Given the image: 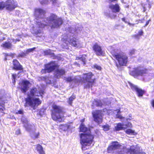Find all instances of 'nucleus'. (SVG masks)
<instances>
[{
    "label": "nucleus",
    "mask_w": 154,
    "mask_h": 154,
    "mask_svg": "<svg viewBox=\"0 0 154 154\" xmlns=\"http://www.w3.org/2000/svg\"><path fill=\"white\" fill-rule=\"evenodd\" d=\"M79 131L83 132L79 134L80 143L82 150L87 146H90L92 143L94 136L92 134L90 128L86 127L83 123H81L79 127Z\"/></svg>",
    "instance_id": "nucleus-1"
},
{
    "label": "nucleus",
    "mask_w": 154,
    "mask_h": 154,
    "mask_svg": "<svg viewBox=\"0 0 154 154\" xmlns=\"http://www.w3.org/2000/svg\"><path fill=\"white\" fill-rule=\"evenodd\" d=\"M40 92L38 91L36 88H33L30 89V94L27 95V97L25 98V103L24 106L25 107L30 106L33 109H35L41 103V101L39 98H33L34 97H38Z\"/></svg>",
    "instance_id": "nucleus-2"
},
{
    "label": "nucleus",
    "mask_w": 154,
    "mask_h": 154,
    "mask_svg": "<svg viewBox=\"0 0 154 154\" xmlns=\"http://www.w3.org/2000/svg\"><path fill=\"white\" fill-rule=\"evenodd\" d=\"M59 67L56 61H51L45 65L44 69H42L41 72L42 74H46L51 73L55 70L54 76L59 79L65 75L66 72L64 69L59 68Z\"/></svg>",
    "instance_id": "nucleus-3"
},
{
    "label": "nucleus",
    "mask_w": 154,
    "mask_h": 154,
    "mask_svg": "<svg viewBox=\"0 0 154 154\" xmlns=\"http://www.w3.org/2000/svg\"><path fill=\"white\" fill-rule=\"evenodd\" d=\"M46 24H44L41 22H37L38 28H44L45 27L49 26L51 29L59 28L63 23V20L60 17H58L55 14H51L46 18Z\"/></svg>",
    "instance_id": "nucleus-4"
},
{
    "label": "nucleus",
    "mask_w": 154,
    "mask_h": 154,
    "mask_svg": "<svg viewBox=\"0 0 154 154\" xmlns=\"http://www.w3.org/2000/svg\"><path fill=\"white\" fill-rule=\"evenodd\" d=\"M52 109L51 110V119L54 121H58L59 122H64V119L61 116L60 114H64L63 108L55 104H53L52 106Z\"/></svg>",
    "instance_id": "nucleus-5"
},
{
    "label": "nucleus",
    "mask_w": 154,
    "mask_h": 154,
    "mask_svg": "<svg viewBox=\"0 0 154 154\" xmlns=\"http://www.w3.org/2000/svg\"><path fill=\"white\" fill-rule=\"evenodd\" d=\"M82 78V81L83 83L85 88H91L93 85L96 84V78H93L94 74L91 72L83 73Z\"/></svg>",
    "instance_id": "nucleus-6"
},
{
    "label": "nucleus",
    "mask_w": 154,
    "mask_h": 154,
    "mask_svg": "<svg viewBox=\"0 0 154 154\" xmlns=\"http://www.w3.org/2000/svg\"><path fill=\"white\" fill-rule=\"evenodd\" d=\"M112 55L118 62V63H115L116 66L118 68L122 66H126L128 62V57L127 55L116 52L112 53Z\"/></svg>",
    "instance_id": "nucleus-7"
},
{
    "label": "nucleus",
    "mask_w": 154,
    "mask_h": 154,
    "mask_svg": "<svg viewBox=\"0 0 154 154\" xmlns=\"http://www.w3.org/2000/svg\"><path fill=\"white\" fill-rule=\"evenodd\" d=\"M17 7V3L14 0H7L5 2L3 1L0 2V10L5 8L7 10L12 11Z\"/></svg>",
    "instance_id": "nucleus-8"
},
{
    "label": "nucleus",
    "mask_w": 154,
    "mask_h": 154,
    "mask_svg": "<svg viewBox=\"0 0 154 154\" xmlns=\"http://www.w3.org/2000/svg\"><path fill=\"white\" fill-rule=\"evenodd\" d=\"M148 73V70L146 68L141 69L140 66H138L131 71V74L134 77L146 75Z\"/></svg>",
    "instance_id": "nucleus-9"
},
{
    "label": "nucleus",
    "mask_w": 154,
    "mask_h": 154,
    "mask_svg": "<svg viewBox=\"0 0 154 154\" xmlns=\"http://www.w3.org/2000/svg\"><path fill=\"white\" fill-rule=\"evenodd\" d=\"M103 111L101 110H95L92 112V115L94 121L98 124L101 123L103 121Z\"/></svg>",
    "instance_id": "nucleus-10"
},
{
    "label": "nucleus",
    "mask_w": 154,
    "mask_h": 154,
    "mask_svg": "<svg viewBox=\"0 0 154 154\" xmlns=\"http://www.w3.org/2000/svg\"><path fill=\"white\" fill-rule=\"evenodd\" d=\"M92 50L97 56H104L105 55L104 51L103 50L102 47L97 43H95L93 45Z\"/></svg>",
    "instance_id": "nucleus-11"
},
{
    "label": "nucleus",
    "mask_w": 154,
    "mask_h": 154,
    "mask_svg": "<svg viewBox=\"0 0 154 154\" xmlns=\"http://www.w3.org/2000/svg\"><path fill=\"white\" fill-rule=\"evenodd\" d=\"M129 84L131 89L136 92L138 97H142L146 93L145 90L139 88L137 86L134 85L130 82H129Z\"/></svg>",
    "instance_id": "nucleus-12"
},
{
    "label": "nucleus",
    "mask_w": 154,
    "mask_h": 154,
    "mask_svg": "<svg viewBox=\"0 0 154 154\" xmlns=\"http://www.w3.org/2000/svg\"><path fill=\"white\" fill-rule=\"evenodd\" d=\"M121 146L117 141L112 142L111 144L109 145L107 149V152L110 153L112 151L119 149Z\"/></svg>",
    "instance_id": "nucleus-13"
},
{
    "label": "nucleus",
    "mask_w": 154,
    "mask_h": 154,
    "mask_svg": "<svg viewBox=\"0 0 154 154\" xmlns=\"http://www.w3.org/2000/svg\"><path fill=\"white\" fill-rule=\"evenodd\" d=\"M30 84V82L26 80H23L21 83V86L20 89L21 91L23 93H25L29 88V85Z\"/></svg>",
    "instance_id": "nucleus-14"
},
{
    "label": "nucleus",
    "mask_w": 154,
    "mask_h": 154,
    "mask_svg": "<svg viewBox=\"0 0 154 154\" xmlns=\"http://www.w3.org/2000/svg\"><path fill=\"white\" fill-rule=\"evenodd\" d=\"M13 67L12 69L16 70H22L23 68L18 60L17 59H14L12 61Z\"/></svg>",
    "instance_id": "nucleus-15"
},
{
    "label": "nucleus",
    "mask_w": 154,
    "mask_h": 154,
    "mask_svg": "<svg viewBox=\"0 0 154 154\" xmlns=\"http://www.w3.org/2000/svg\"><path fill=\"white\" fill-rule=\"evenodd\" d=\"M109 7L113 13H118L120 11V7L118 4L110 5H109Z\"/></svg>",
    "instance_id": "nucleus-16"
},
{
    "label": "nucleus",
    "mask_w": 154,
    "mask_h": 154,
    "mask_svg": "<svg viewBox=\"0 0 154 154\" xmlns=\"http://www.w3.org/2000/svg\"><path fill=\"white\" fill-rule=\"evenodd\" d=\"M46 12L45 10L42 8H35V10L34 14L37 17L39 18L40 15H42L45 16Z\"/></svg>",
    "instance_id": "nucleus-17"
},
{
    "label": "nucleus",
    "mask_w": 154,
    "mask_h": 154,
    "mask_svg": "<svg viewBox=\"0 0 154 154\" xmlns=\"http://www.w3.org/2000/svg\"><path fill=\"white\" fill-rule=\"evenodd\" d=\"M77 40V39L76 38L73 37L69 39L68 42L72 46L74 47H77L78 45L79 44V42Z\"/></svg>",
    "instance_id": "nucleus-18"
},
{
    "label": "nucleus",
    "mask_w": 154,
    "mask_h": 154,
    "mask_svg": "<svg viewBox=\"0 0 154 154\" xmlns=\"http://www.w3.org/2000/svg\"><path fill=\"white\" fill-rule=\"evenodd\" d=\"M44 53L45 55H49L50 57H52L53 59H55L56 58V56L54 53L51 52V50L50 49L44 51Z\"/></svg>",
    "instance_id": "nucleus-19"
},
{
    "label": "nucleus",
    "mask_w": 154,
    "mask_h": 154,
    "mask_svg": "<svg viewBox=\"0 0 154 154\" xmlns=\"http://www.w3.org/2000/svg\"><path fill=\"white\" fill-rule=\"evenodd\" d=\"M36 149L39 154H44L45 153L43 147L40 144H37L36 146Z\"/></svg>",
    "instance_id": "nucleus-20"
},
{
    "label": "nucleus",
    "mask_w": 154,
    "mask_h": 154,
    "mask_svg": "<svg viewBox=\"0 0 154 154\" xmlns=\"http://www.w3.org/2000/svg\"><path fill=\"white\" fill-rule=\"evenodd\" d=\"M1 46L5 48L8 49L11 48L12 45L9 42H5L2 44Z\"/></svg>",
    "instance_id": "nucleus-21"
},
{
    "label": "nucleus",
    "mask_w": 154,
    "mask_h": 154,
    "mask_svg": "<svg viewBox=\"0 0 154 154\" xmlns=\"http://www.w3.org/2000/svg\"><path fill=\"white\" fill-rule=\"evenodd\" d=\"M143 32L142 29L140 30L138 33L136 34L133 35V37L135 38L139 39L141 36H143Z\"/></svg>",
    "instance_id": "nucleus-22"
},
{
    "label": "nucleus",
    "mask_w": 154,
    "mask_h": 154,
    "mask_svg": "<svg viewBox=\"0 0 154 154\" xmlns=\"http://www.w3.org/2000/svg\"><path fill=\"white\" fill-rule=\"evenodd\" d=\"M123 126V124H122L121 123H118L117 125L115 127L114 131H118L123 129V128L122 127Z\"/></svg>",
    "instance_id": "nucleus-23"
},
{
    "label": "nucleus",
    "mask_w": 154,
    "mask_h": 154,
    "mask_svg": "<svg viewBox=\"0 0 154 154\" xmlns=\"http://www.w3.org/2000/svg\"><path fill=\"white\" fill-rule=\"evenodd\" d=\"M39 132H36L35 131H32L31 134V137L32 139H35L39 137Z\"/></svg>",
    "instance_id": "nucleus-24"
},
{
    "label": "nucleus",
    "mask_w": 154,
    "mask_h": 154,
    "mask_svg": "<svg viewBox=\"0 0 154 154\" xmlns=\"http://www.w3.org/2000/svg\"><path fill=\"white\" fill-rule=\"evenodd\" d=\"M93 104H94L97 107H102L103 103L100 100H94Z\"/></svg>",
    "instance_id": "nucleus-25"
},
{
    "label": "nucleus",
    "mask_w": 154,
    "mask_h": 154,
    "mask_svg": "<svg viewBox=\"0 0 154 154\" xmlns=\"http://www.w3.org/2000/svg\"><path fill=\"white\" fill-rule=\"evenodd\" d=\"M76 97L74 94H72L71 96L68 99V103L70 105H72V102L73 100Z\"/></svg>",
    "instance_id": "nucleus-26"
},
{
    "label": "nucleus",
    "mask_w": 154,
    "mask_h": 154,
    "mask_svg": "<svg viewBox=\"0 0 154 154\" xmlns=\"http://www.w3.org/2000/svg\"><path fill=\"white\" fill-rule=\"evenodd\" d=\"M27 54L26 53V51H24L23 52H22L20 53H19L17 57H25Z\"/></svg>",
    "instance_id": "nucleus-27"
},
{
    "label": "nucleus",
    "mask_w": 154,
    "mask_h": 154,
    "mask_svg": "<svg viewBox=\"0 0 154 154\" xmlns=\"http://www.w3.org/2000/svg\"><path fill=\"white\" fill-rule=\"evenodd\" d=\"M136 150L134 148H130L128 149L127 152L128 154H134L135 153Z\"/></svg>",
    "instance_id": "nucleus-28"
},
{
    "label": "nucleus",
    "mask_w": 154,
    "mask_h": 154,
    "mask_svg": "<svg viewBox=\"0 0 154 154\" xmlns=\"http://www.w3.org/2000/svg\"><path fill=\"white\" fill-rule=\"evenodd\" d=\"M120 113L121 112L120 111V110L118 109L117 112V114L116 115V118H118L120 119H124V118L122 117L121 115L120 114Z\"/></svg>",
    "instance_id": "nucleus-29"
},
{
    "label": "nucleus",
    "mask_w": 154,
    "mask_h": 154,
    "mask_svg": "<svg viewBox=\"0 0 154 154\" xmlns=\"http://www.w3.org/2000/svg\"><path fill=\"white\" fill-rule=\"evenodd\" d=\"M109 127L110 126L108 124H107L102 126L103 130L105 131H107L109 130L110 128Z\"/></svg>",
    "instance_id": "nucleus-30"
},
{
    "label": "nucleus",
    "mask_w": 154,
    "mask_h": 154,
    "mask_svg": "<svg viewBox=\"0 0 154 154\" xmlns=\"http://www.w3.org/2000/svg\"><path fill=\"white\" fill-rule=\"evenodd\" d=\"M125 133L128 134H133L134 133V131L131 129H127L125 131Z\"/></svg>",
    "instance_id": "nucleus-31"
},
{
    "label": "nucleus",
    "mask_w": 154,
    "mask_h": 154,
    "mask_svg": "<svg viewBox=\"0 0 154 154\" xmlns=\"http://www.w3.org/2000/svg\"><path fill=\"white\" fill-rule=\"evenodd\" d=\"M76 60H80L83 62L84 64H85V61L86 59L85 58V57H82V56L80 57H76Z\"/></svg>",
    "instance_id": "nucleus-32"
},
{
    "label": "nucleus",
    "mask_w": 154,
    "mask_h": 154,
    "mask_svg": "<svg viewBox=\"0 0 154 154\" xmlns=\"http://www.w3.org/2000/svg\"><path fill=\"white\" fill-rule=\"evenodd\" d=\"M122 20L125 23H127L130 26H134L135 25L134 23H130L129 22H128L126 21V19L125 17H123L122 18Z\"/></svg>",
    "instance_id": "nucleus-33"
},
{
    "label": "nucleus",
    "mask_w": 154,
    "mask_h": 154,
    "mask_svg": "<svg viewBox=\"0 0 154 154\" xmlns=\"http://www.w3.org/2000/svg\"><path fill=\"white\" fill-rule=\"evenodd\" d=\"M35 48H36L35 47H34L32 48L27 49L26 50V53L28 54L29 53L32 52V51H33Z\"/></svg>",
    "instance_id": "nucleus-34"
},
{
    "label": "nucleus",
    "mask_w": 154,
    "mask_h": 154,
    "mask_svg": "<svg viewBox=\"0 0 154 154\" xmlns=\"http://www.w3.org/2000/svg\"><path fill=\"white\" fill-rule=\"evenodd\" d=\"M23 114V110L20 109L15 113V114Z\"/></svg>",
    "instance_id": "nucleus-35"
},
{
    "label": "nucleus",
    "mask_w": 154,
    "mask_h": 154,
    "mask_svg": "<svg viewBox=\"0 0 154 154\" xmlns=\"http://www.w3.org/2000/svg\"><path fill=\"white\" fill-rule=\"evenodd\" d=\"M135 53V50L134 49H132L129 51V55L131 56L134 54Z\"/></svg>",
    "instance_id": "nucleus-36"
},
{
    "label": "nucleus",
    "mask_w": 154,
    "mask_h": 154,
    "mask_svg": "<svg viewBox=\"0 0 154 154\" xmlns=\"http://www.w3.org/2000/svg\"><path fill=\"white\" fill-rule=\"evenodd\" d=\"M12 79L13 81V82L15 83V79L16 78V74H12Z\"/></svg>",
    "instance_id": "nucleus-37"
},
{
    "label": "nucleus",
    "mask_w": 154,
    "mask_h": 154,
    "mask_svg": "<svg viewBox=\"0 0 154 154\" xmlns=\"http://www.w3.org/2000/svg\"><path fill=\"white\" fill-rule=\"evenodd\" d=\"M72 80L73 79L70 76H69L67 77L66 79V81L67 82H71L72 81Z\"/></svg>",
    "instance_id": "nucleus-38"
},
{
    "label": "nucleus",
    "mask_w": 154,
    "mask_h": 154,
    "mask_svg": "<svg viewBox=\"0 0 154 154\" xmlns=\"http://www.w3.org/2000/svg\"><path fill=\"white\" fill-rule=\"evenodd\" d=\"M145 20L144 18H143L141 20H136V24H137L139 23V21H140L141 23H143L144 22Z\"/></svg>",
    "instance_id": "nucleus-39"
},
{
    "label": "nucleus",
    "mask_w": 154,
    "mask_h": 154,
    "mask_svg": "<svg viewBox=\"0 0 154 154\" xmlns=\"http://www.w3.org/2000/svg\"><path fill=\"white\" fill-rule=\"evenodd\" d=\"M94 67L97 69L99 70H101V67L100 66H98L97 64H95L94 66Z\"/></svg>",
    "instance_id": "nucleus-40"
},
{
    "label": "nucleus",
    "mask_w": 154,
    "mask_h": 154,
    "mask_svg": "<svg viewBox=\"0 0 154 154\" xmlns=\"http://www.w3.org/2000/svg\"><path fill=\"white\" fill-rule=\"evenodd\" d=\"M48 0H42L40 2V3L42 4H45L48 3Z\"/></svg>",
    "instance_id": "nucleus-41"
},
{
    "label": "nucleus",
    "mask_w": 154,
    "mask_h": 154,
    "mask_svg": "<svg viewBox=\"0 0 154 154\" xmlns=\"http://www.w3.org/2000/svg\"><path fill=\"white\" fill-rule=\"evenodd\" d=\"M41 33V30L39 29H38L35 32V35H37L38 34H40Z\"/></svg>",
    "instance_id": "nucleus-42"
},
{
    "label": "nucleus",
    "mask_w": 154,
    "mask_h": 154,
    "mask_svg": "<svg viewBox=\"0 0 154 154\" xmlns=\"http://www.w3.org/2000/svg\"><path fill=\"white\" fill-rule=\"evenodd\" d=\"M151 20L150 19H149L146 22V24H145V25H144V27H146V26H147L149 23V22H150L151 21Z\"/></svg>",
    "instance_id": "nucleus-43"
},
{
    "label": "nucleus",
    "mask_w": 154,
    "mask_h": 154,
    "mask_svg": "<svg viewBox=\"0 0 154 154\" xmlns=\"http://www.w3.org/2000/svg\"><path fill=\"white\" fill-rule=\"evenodd\" d=\"M48 77L47 76H45L42 77V79L44 80L45 81L47 79H48Z\"/></svg>",
    "instance_id": "nucleus-44"
},
{
    "label": "nucleus",
    "mask_w": 154,
    "mask_h": 154,
    "mask_svg": "<svg viewBox=\"0 0 154 154\" xmlns=\"http://www.w3.org/2000/svg\"><path fill=\"white\" fill-rule=\"evenodd\" d=\"M12 40L13 42H14L15 43L16 42H19L20 41V40H18V39H13Z\"/></svg>",
    "instance_id": "nucleus-45"
},
{
    "label": "nucleus",
    "mask_w": 154,
    "mask_h": 154,
    "mask_svg": "<svg viewBox=\"0 0 154 154\" xmlns=\"http://www.w3.org/2000/svg\"><path fill=\"white\" fill-rule=\"evenodd\" d=\"M126 126H128V127H132V124L131 123H128V125H125Z\"/></svg>",
    "instance_id": "nucleus-46"
},
{
    "label": "nucleus",
    "mask_w": 154,
    "mask_h": 154,
    "mask_svg": "<svg viewBox=\"0 0 154 154\" xmlns=\"http://www.w3.org/2000/svg\"><path fill=\"white\" fill-rule=\"evenodd\" d=\"M152 106L154 108V100H152Z\"/></svg>",
    "instance_id": "nucleus-47"
},
{
    "label": "nucleus",
    "mask_w": 154,
    "mask_h": 154,
    "mask_svg": "<svg viewBox=\"0 0 154 154\" xmlns=\"http://www.w3.org/2000/svg\"><path fill=\"white\" fill-rule=\"evenodd\" d=\"M84 154H92V153H91L89 152H86Z\"/></svg>",
    "instance_id": "nucleus-48"
},
{
    "label": "nucleus",
    "mask_w": 154,
    "mask_h": 154,
    "mask_svg": "<svg viewBox=\"0 0 154 154\" xmlns=\"http://www.w3.org/2000/svg\"><path fill=\"white\" fill-rule=\"evenodd\" d=\"M85 121V119H82L81 120V123H83V122Z\"/></svg>",
    "instance_id": "nucleus-49"
},
{
    "label": "nucleus",
    "mask_w": 154,
    "mask_h": 154,
    "mask_svg": "<svg viewBox=\"0 0 154 154\" xmlns=\"http://www.w3.org/2000/svg\"><path fill=\"white\" fill-rule=\"evenodd\" d=\"M14 54H10V56L12 57H13L14 56Z\"/></svg>",
    "instance_id": "nucleus-50"
},
{
    "label": "nucleus",
    "mask_w": 154,
    "mask_h": 154,
    "mask_svg": "<svg viewBox=\"0 0 154 154\" xmlns=\"http://www.w3.org/2000/svg\"><path fill=\"white\" fill-rule=\"evenodd\" d=\"M53 3H55L56 2V0H52Z\"/></svg>",
    "instance_id": "nucleus-51"
},
{
    "label": "nucleus",
    "mask_w": 154,
    "mask_h": 154,
    "mask_svg": "<svg viewBox=\"0 0 154 154\" xmlns=\"http://www.w3.org/2000/svg\"><path fill=\"white\" fill-rule=\"evenodd\" d=\"M111 2H113L117 1V0H109Z\"/></svg>",
    "instance_id": "nucleus-52"
},
{
    "label": "nucleus",
    "mask_w": 154,
    "mask_h": 154,
    "mask_svg": "<svg viewBox=\"0 0 154 154\" xmlns=\"http://www.w3.org/2000/svg\"><path fill=\"white\" fill-rule=\"evenodd\" d=\"M3 111V109L2 108H0V111Z\"/></svg>",
    "instance_id": "nucleus-53"
},
{
    "label": "nucleus",
    "mask_w": 154,
    "mask_h": 154,
    "mask_svg": "<svg viewBox=\"0 0 154 154\" xmlns=\"http://www.w3.org/2000/svg\"><path fill=\"white\" fill-rule=\"evenodd\" d=\"M143 7V8H144L143 11L145 12V10H146L145 9V7Z\"/></svg>",
    "instance_id": "nucleus-54"
},
{
    "label": "nucleus",
    "mask_w": 154,
    "mask_h": 154,
    "mask_svg": "<svg viewBox=\"0 0 154 154\" xmlns=\"http://www.w3.org/2000/svg\"><path fill=\"white\" fill-rule=\"evenodd\" d=\"M143 153L142 152H139V154H142Z\"/></svg>",
    "instance_id": "nucleus-55"
},
{
    "label": "nucleus",
    "mask_w": 154,
    "mask_h": 154,
    "mask_svg": "<svg viewBox=\"0 0 154 154\" xmlns=\"http://www.w3.org/2000/svg\"><path fill=\"white\" fill-rule=\"evenodd\" d=\"M5 39V38H3L2 39H1L2 41Z\"/></svg>",
    "instance_id": "nucleus-56"
},
{
    "label": "nucleus",
    "mask_w": 154,
    "mask_h": 154,
    "mask_svg": "<svg viewBox=\"0 0 154 154\" xmlns=\"http://www.w3.org/2000/svg\"><path fill=\"white\" fill-rule=\"evenodd\" d=\"M63 125H62V124H61V125H60V126H63Z\"/></svg>",
    "instance_id": "nucleus-57"
}]
</instances>
